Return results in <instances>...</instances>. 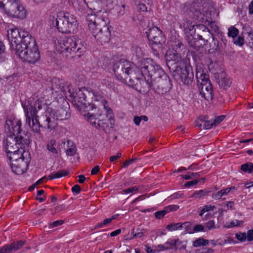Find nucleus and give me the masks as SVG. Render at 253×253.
<instances>
[{
	"label": "nucleus",
	"instance_id": "nucleus-12",
	"mask_svg": "<svg viewBox=\"0 0 253 253\" xmlns=\"http://www.w3.org/2000/svg\"><path fill=\"white\" fill-rule=\"evenodd\" d=\"M183 28L186 32H190V35L187 36V41L190 46L195 48L198 49L199 47L198 44L199 42L193 37L192 34H195L196 27L197 29L202 30L203 31H206L207 28L203 24H195L193 22L190 20H184L182 25Z\"/></svg>",
	"mask_w": 253,
	"mask_h": 253
},
{
	"label": "nucleus",
	"instance_id": "nucleus-50",
	"mask_svg": "<svg viewBox=\"0 0 253 253\" xmlns=\"http://www.w3.org/2000/svg\"><path fill=\"white\" fill-rule=\"evenodd\" d=\"M122 156L121 153L118 152L117 155L114 156H112L110 157V161L112 162L115 161L117 160L118 158H120Z\"/></svg>",
	"mask_w": 253,
	"mask_h": 253
},
{
	"label": "nucleus",
	"instance_id": "nucleus-8",
	"mask_svg": "<svg viewBox=\"0 0 253 253\" xmlns=\"http://www.w3.org/2000/svg\"><path fill=\"white\" fill-rule=\"evenodd\" d=\"M45 103L42 98L38 99L34 105L32 104L30 100L22 102L26 124L34 132H38L40 130L41 125L38 119V114L45 107Z\"/></svg>",
	"mask_w": 253,
	"mask_h": 253
},
{
	"label": "nucleus",
	"instance_id": "nucleus-51",
	"mask_svg": "<svg viewBox=\"0 0 253 253\" xmlns=\"http://www.w3.org/2000/svg\"><path fill=\"white\" fill-rule=\"evenodd\" d=\"M100 170V167L98 166L94 167L91 170V175H95L98 173Z\"/></svg>",
	"mask_w": 253,
	"mask_h": 253
},
{
	"label": "nucleus",
	"instance_id": "nucleus-56",
	"mask_svg": "<svg viewBox=\"0 0 253 253\" xmlns=\"http://www.w3.org/2000/svg\"><path fill=\"white\" fill-rule=\"evenodd\" d=\"M133 121L136 125L138 126L141 122L140 117L135 116L133 119Z\"/></svg>",
	"mask_w": 253,
	"mask_h": 253
},
{
	"label": "nucleus",
	"instance_id": "nucleus-21",
	"mask_svg": "<svg viewBox=\"0 0 253 253\" xmlns=\"http://www.w3.org/2000/svg\"><path fill=\"white\" fill-rule=\"evenodd\" d=\"M179 208V207L176 205H169L164 208L163 210L158 211L155 213L156 218L161 219L163 217L168 213L176 211Z\"/></svg>",
	"mask_w": 253,
	"mask_h": 253
},
{
	"label": "nucleus",
	"instance_id": "nucleus-14",
	"mask_svg": "<svg viewBox=\"0 0 253 253\" xmlns=\"http://www.w3.org/2000/svg\"><path fill=\"white\" fill-rule=\"evenodd\" d=\"M150 44L154 48L155 45H162L165 42L166 38L162 33V31L157 27L150 28L146 32Z\"/></svg>",
	"mask_w": 253,
	"mask_h": 253
},
{
	"label": "nucleus",
	"instance_id": "nucleus-23",
	"mask_svg": "<svg viewBox=\"0 0 253 253\" xmlns=\"http://www.w3.org/2000/svg\"><path fill=\"white\" fill-rule=\"evenodd\" d=\"M222 76L223 78L218 82L219 85L223 89H227L230 87L231 82L230 79L225 76V74L222 73L221 77Z\"/></svg>",
	"mask_w": 253,
	"mask_h": 253
},
{
	"label": "nucleus",
	"instance_id": "nucleus-10",
	"mask_svg": "<svg viewBox=\"0 0 253 253\" xmlns=\"http://www.w3.org/2000/svg\"><path fill=\"white\" fill-rule=\"evenodd\" d=\"M1 13L5 17L24 19L28 12L19 0H1Z\"/></svg>",
	"mask_w": 253,
	"mask_h": 253
},
{
	"label": "nucleus",
	"instance_id": "nucleus-44",
	"mask_svg": "<svg viewBox=\"0 0 253 253\" xmlns=\"http://www.w3.org/2000/svg\"><path fill=\"white\" fill-rule=\"evenodd\" d=\"M224 196L223 193L222 189L220 191H218L215 193H213L212 195V197L213 199L215 200L219 199L222 196Z\"/></svg>",
	"mask_w": 253,
	"mask_h": 253
},
{
	"label": "nucleus",
	"instance_id": "nucleus-3",
	"mask_svg": "<svg viewBox=\"0 0 253 253\" xmlns=\"http://www.w3.org/2000/svg\"><path fill=\"white\" fill-rule=\"evenodd\" d=\"M87 93L89 95L90 90L85 87H82L75 91L70 88L68 96L91 125L96 128L102 127L103 122L96 118L93 113L89 112L90 111L96 109V107L93 104H86L85 98Z\"/></svg>",
	"mask_w": 253,
	"mask_h": 253
},
{
	"label": "nucleus",
	"instance_id": "nucleus-64",
	"mask_svg": "<svg viewBox=\"0 0 253 253\" xmlns=\"http://www.w3.org/2000/svg\"><path fill=\"white\" fill-rule=\"evenodd\" d=\"M37 199L39 200L40 202H42L45 200L44 197H40V196H37Z\"/></svg>",
	"mask_w": 253,
	"mask_h": 253
},
{
	"label": "nucleus",
	"instance_id": "nucleus-40",
	"mask_svg": "<svg viewBox=\"0 0 253 253\" xmlns=\"http://www.w3.org/2000/svg\"><path fill=\"white\" fill-rule=\"evenodd\" d=\"M234 43L239 46H241L244 43V39L241 37H238L234 40Z\"/></svg>",
	"mask_w": 253,
	"mask_h": 253
},
{
	"label": "nucleus",
	"instance_id": "nucleus-53",
	"mask_svg": "<svg viewBox=\"0 0 253 253\" xmlns=\"http://www.w3.org/2000/svg\"><path fill=\"white\" fill-rule=\"evenodd\" d=\"M234 189H235V187L234 186H232L229 188H226L225 189H222V190L223 191L224 195L225 196V195H227L230 192V191L231 190Z\"/></svg>",
	"mask_w": 253,
	"mask_h": 253
},
{
	"label": "nucleus",
	"instance_id": "nucleus-1",
	"mask_svg": "<svg viewBox=\"0 0 253 253\" xmlns=\"http://www.w3.org/2000/svg\"><path fill=\"white\" fill-rule=\"evenodd\" d=\"M21 125L20 119L11 116L6 119L4 126L5 132L8 136L5 144V151L12 171L17 174H22L27 170L30 156L27 150L29 142L20 135Z\"/></svg>",
	"mask_w": 253,
	"mask_h": 253
},
{
	"label": "nucleus",
	"instance_id": "nucleus-30",
	"mask_svg": "<svg viewBox=\"0 0 253 253\" xmlns=\"http://www.w3.org/2000/svg\"><path fill=\"white\" fill-rule=\"evenodd\" d=\"M209 241L204 239L203 238H199L196 239L193 242V246L195 247H199L201 246H205L208 245Z\"/></svg>",
	"mask_w": 253,
	"mask_h": 253
},
{
	"label": "nucleus",
	"instance_id": "nucleus-33",
	"mask_svg": "<svg viewBox=\"0 0 253 253\" xmlns=\"http://www.w3.org/2000/svg\"><path fill=\"white\" fill-rule=\"evenodd\" d=\"M241 169L243 171L251 173L253 170V164L251 163L244 164L241 166Z\"/></svg>",
	"mask_w": 253,
	"mask_h": 253
},
{
	"label": "nucleus",
	"instance_id": "nucleus-63",
	"mask_svg": "<svg viewBox=\"0 0 253 253\" xmlns=\"http://www.w3.org/2000/svg\"><path fill=\"white\" fill-rule=\"evenodd\" d=\"M181 194L180 193H175L172 195L173 198H178L181 197Z\"/></svg>",
	"mask_w": 253,
	"mask_h": 253
},
{
	"label": "nucleus",
	"instance_id": "nucleus-36",
	"mask_svg": "<svg viewBox=\"0 0 253 253\" xmlns=\"http://www.w3.org/2000/svg\"><path fill=\"white\" fill-rule=\"evenodd\" d=\"M239 34V30L235 28L231 27L228 29V36L232 38H235Z\"/></svg>",
	"mask_w": 253,
	"mask_h": 253
},
{
	"label": "nucleus",
	"instance_id": "nucleus-4",
	"mask_svg": "<svg viewBox=\"0 0 253 253\" xmlns=\"http://www.w3.org/2000/svg\"><path fill=\"white\" fill-rule=\"evenodd\" d=\"M86 21L89 30L98 42L103 44L110 41L111 34L106 12L98 11L96 14L88 13Z\"/></svg>",
	"mask_w": 253,
	"mask_h": 253
},
{
	"label": "nucleus",
	"instance_id": "nucleus-42",
	"mask_svg": "<svg viewBox=\"0 0 253 253\" xmlns=\"http://www.w3.org/2000/svg\"><path fill=\"white\" fill-rule=\"evenodd\" d=\"M215 228V222L214 220H211L206 224V228L209 230Z\"/></svg>",
	"mask_w": 253,
	"mask_h": 253
},
{
	"label": "nucleus",
	"instance_id": "nucleus-47",
	"mask_svg": "<svg viewBox=\"0 0 253 253\" xmlns=\"http://www.w3.org/2000/svg\"><path fill=\"white\" fill-rule=\"evenodd\" d=\"M247 234V240L252 241L253 240V229L248 231Z\"/></svg>",
	"mask_w": 253,
	"mask_h": 253
},
{
	"label": "nucleus",
	"instance_id": "nucleus-6",
	"mask_svg": "<svg viewBox=\"0 0 253 253\" xmlns=\"http://www.w3.org/2000/svg\"><path fill=\"white\" fill-rule=\"evenodd\" d=\"M50 26L56 28L64 34H75L77 32L79 23L76 17L64 11L54 12L49 16Z\"/></svg>",
	"mask_w": 253,
	"mask_h": 253
},
{
	"label": "nucleus",
	"instance_id": "nucleus-5",
	"mask_svg": "<svg viewBox=\"0 0 253 253\" xmlns=\"http://www.w3.org/2000/svg\"><path fill=\"white\" fill-rule=\"evenodd\" d=\"M180 44H175L172 49H169L166 54V61L167 65L174 66L175 68V76L184 84H189L192 82L189 76V71L191 67L186 66L179 53Z\"/></svg>",
	"mask_w": 253,
	"mask_h": 253
},
{
	"label": "nucleus",
	"instance_id": "nucleus-9",
	"mask_svg": "<svg viewBox=\"0 0 253 253\" xmlns=\"http://www.w3.org/2000/svg\"><path fill=\"white\" fill-rule=\"evenodd\" d=\"M134 65L128 61H120L113 65V71L119 80H123L128 85L137 89V84L139 81L133 80V70Z\"/></svg>",
	"mask_w": 253,
	"mask_h": 253
},
{
	"label": "nucleus",
	"instance_id": "nucleus-41",
	"mask_svg": "<svg viewBox=\"0 0 253 253\" xmlns=\"http://www.w3.org/2000/svg\"><path fill=\"white\" fill-rule=\"evenodd\" d=\"M144 235V229H137L134 233L133 237L135 238H141Z\"/></svg>",
	"mask_w": 253,
	"mask_h": 253
},
{
	"label": "nucleus",
	"instance_id": "nucleus-49",
	"mask_svg": "<svg viewBox=\"0 0 253 253\" xmlns=\"http://www.w3.org/2000/svg\"><path fill=\"white\" fill-rule=\"evenodd\" d=\"M64 223V221L62 220H59L53 221L50 223V226L52 227H56L59 225H62Z\"/></svg>",
	"mask_w": 253,
	"mask_h": 253
},
{
	"label": "nucleus",
	"instance_id": "nucleus-48",
	"mask_svg": "<svg viewBox=\"0 0 253 253\" xmlns=\"http://www.w3.org/2000/svg\"><path fill=\"white\" fill-rule=\"evenodd\" d=\"M195 173L192 172V173H188L185 174L181 175L180 176L185 179L188 180L192 178L194 175Z\"/></svg>",
	"mask_w": 253,
	"mask_h": 253
},
{
	"label": "nucleus",
	"instance_id": "nucleus-27",
	"mask_svg": "<svg viewBox=\"0 0 253 253\" xmlns=\"http://www.w3.org/2000/svg\"><path fill=\"white\" fill-rule=\"evenodd\" d=\"M178 240L169 239L163 245V250L173 249L175 248L177 245Z\"/></svg>",
	"mask_w": 253,
	"mask_h": 253
},
{
	"label": "nucleus",
	"instance_id": "nucleus-46",
	"mask_svg": "<svg viewBox=\"0 0 253 253\" xmlns=\"http://www.w3.org/2000/svg\"><path fill=\"white\" fill-rule=\"evenodd\" d=\"M205 228L204 226H203L202 224H198L196 226H195L194 228V232H202V231H205L204 230Z\"/></svg>",
	"mask_w": 253,
	"mask_h": 253
},
{
	"label": "nucleus",
	"instance_id": "nucleus-11",
	"mask_svg": "<svg viewBox=\"0 0 253 253\" xmlns=\"http://www.w3.org/2000/svg\"><path fill=\"white\" fill-rule=\"evenodd\" d=\"M70 117L67 111L61 107L57 110L48 107L42 116L43 125L49 130L54 129L56 126V121L58 120H66Z\"/></svg>",
	"mask_w": 253,
	"mask_h": 253
},
{
	"label": "nucleus",
	"instance_id": "nucleus-55",
	"mask_svg": "<svg viewBox=\"0 0 253 253\" xmlns=\"http://www.w3.org/2000/svg\"><path fill=\"white\" fill-rule=\"evenodd\" d=\"M121 233V230L120 229H117L115 231L112 232L110 233V236L111 237H115L120 234Z\"/></svg>",
	"mask_w": 253,
	"mask_h": 253
},
{
	"label": "nucleus",
	"instance_id": "nucleus-35",
	"mask_svg": "<svg viewBox=\"0 0 253 253\" xmlns=\"http://www.w3.org/2000/svg\"><path fill=\"white\" fill-rule=\"evenodd\" d=\"M209 242L211 243V245L212 247H215L216 245H223L226 243H231V242L229 241H226V240H224V241L221 240V239H217L216 240H212L209 241Z\"/></svg>",
	"mask_w": 253,
	"mask_h": 253
},
{
	"label": "nucleus",
	"instance_id": "nucleus-2",
	"mask_svg": "<svg viewBox=\"0 0 253 253\" xmlns=\"http://www.w3.org/2000/svg\"><path fill=\"white\" fill-rule=\"evenodd\" d=\"M7 33L11 47L22 61L35 64L40 59L36 39L28 31L21 28L13 27L7 30Z\"/></svg>",
	"mask_w": 253,
	"mask_h": 253
},
{
	"label": "nucleus",
	"instance_id": "nucleus-37",
	"mask_svg": "<svg viewBox=\"0 0 253 253\" xmlns=\"http://www.w3.org/2000/svg\"><path fill=\"white\" fill-rule=\"evenodd\" d=\"M236 239L240 242H244L247 241V234L246 233L239 232L235 235Z\"/></svg>",
	"mask_w": 253,
	"mask_h": 253
},
{
	"label": "nucleus",
	"instance_id": "nucleus-34",
	"mask_svg": "<svg viewBox=\"0 0 253 253\" xmlns=\"http://www.w3.org/2000/svg\"><path fill=\"white\" fill-rule=\"evenodd\" d=\"M208 193L209 192L206 190H201L196 191L194 193L192 197L194 198H201L206 195H207Z\"/></svg>",
	"mask_w": 253,
	"mask_h": 253
},
{
	"label": "nucleus",
	"instance_id": "nucleus-54",
	"mask_svg": "<svg viewBox=\"0 0 253 253\" xmlns=\"http://www.w3.org/2000/svg\"><path fill=\"white\" fill-rule=\"evenodd\" d=\"M249 14V15L253 14V0H252L249 4L248 6Z\"/></svg>",
	"mask_w": 253,
	"mask_h": 253
},
{
	"label": "nucleus",
	"instance_id": "nucleus-17",
	"mask_svg": "<svg viewBox=\"0 0 253 253\" xmlns=\"http://www.w3.org/2000/svg\"><path fill=\"white\" fill-rule=\"evenodd\" d=\"M202 64L199 65L196 68V76L197 79L198 86L208 84L210 82L209 79L208 75L207 74L206 70L203 69Z\"/></svg>",
	"mask_w": 253,
	"mask_h": 253
},
{
	"label": "nucleus",
	"instance_id": "nucleus-32",
	"mask_svg": "<svg viewBox=\"0 0 253 253\" xmlns=\"http://www.w3.org/2000/svg\"><path fill=\"white\" fill-rule=\"evenodd\" d=\"M182 228V224L180 223H172L167 226L166 228L169 231H173L181 229Z\"/></svg>",
	"mask_w": 253,
	"mask_h": 253
},
{
	"label": "nucleus",
	"instance_id": "nucleus-22",
	"mask_svg": "<svg viewBox=\"0 0 253 253\" xmlns=\"http://www.w3.org/2000/svg\"><path fill=\"white\" fill-rule=\"evenodd\" d=\"M225 118V115L215 117L213 120L207 121L204 124L205 127L206 129H210L214 126H216L223 121Z\"/></svg>",
	"mask_w": 253,
	"mask_h": 253
},
{
	"label": "nucleus",
	"instance_id": "nucleus-25",
	"mask_svg": "<svg viewBox=\"0 0 253 253\" xmlns=\"http://www.w3.org/2000/svg\"><path fill=\"white\" fill-rule=\"evenodd\" d=\"M67 146L69 147L66 151L67 155L72 156H74L76 152V146L74 145V143L70 140H68L66 141Z\"/></svg>",
	"mask_w": 253,
	"mask_h": 253
},
{
	"label": "nucleus",
	"instance_id": "nucleus-18",
	"mask_svg": "<svg viewBox=\"0 0 253 253\" xmlns=\"http://www.w3.org/2000/svg\"><path fill=\"white\" fill-rule=\"evenodd\" d=\"M97 2L102 4L106 6H109L111 4L118 5L119 3L121 4V5L119 7V9H117V14L118 16H121L124 15L125 13V6L124 4H122L123 0H95Z\"/></svg>",
	"mask_w": 253,
	"mask_h": 253
},
{
	"label": "nucleus",
	"instance_id": "nucleus-45",
	"mask_svg": "<svg viewBox=\"0 0 253 253\" xmlns=\"http://www.w3.org/2000/svg\"><path fill=\"white\" fill-rule=\"evenodd\" d=\"M199 182L198 180H194L187 182L185 183L184 186L187 188H190L194 185H196Z\"/></svg>",
	"mask_w": 253,
	"mask_h": 253
},
{
	"label": "nucleus",
	"instance_id": "nucleus-28",
	"mask_svg": "<svg viewBox=\"0 0 253 253\" xmlns=\"http://www.w3.org/2000/svg\"><path fill=\"white\" fill-rule=\"evenodd\" d=\"M51 83L52 84V89H58L63 86L64 81L63 80L55 78L52 79Z\"/></svg>",
	"mask_w": 253,
	"mask_h": 253
},
{
	"label": "nucleus",
	"instance_id": "nucleus-7",
	"mask_svg": "<svg viewBox=\"0 0 253 253\" xmlns=\"http://www.w3.org/2000/svg\"><path fill=\"white\" fill-rule=\"evenodd\" d=\"M54 44L56 50L66 57H80L85 52V42L75 37L59 38Z\"/></svg>",
	"mask_w": 253,
	"mask_h": 253
},
{
	"label": "nucleus",
	"instance_id": "nucleus-58",
	"mask_svg": "<svg viewBox=\"0 0 253 253\" xmlns=\"http://www.w3.org/2000/svg\"><path fill=\"white\" fill-rule=\"evenodd\" d=\"M45 177H43L42 178H41V179H40L39 180H38L32 186L33 187V189L35 188L37 185L41 183H42Z\"/></svg>",
	"mask_w": 253,
	"mask_h": 253
},
{
	"label": "nucleus",
	"instance_id": "nucleus-52",
	"mask_svg": "<svg viewBox=\"0 0 253 253\" xmlns=\"http://www.w3.org/2000/svg\"><path fill=\"white\" fill-rule=\"evenodd\" d=\"M72 191L76 193H79L81 192L80 186L78 185H75L72 188Z\"/></svg>",
	"mask_w": 253,
	"mask_h": 253
},
{
	"label": "nucleus",
	"instance_id": "nucleus-57",
	"mask_svg": "<svg viewBox=\"0 0 253 253\" xmlns=\"http://www.w3.org/2000/svg\"><path fill=\"white\" fill-rule=\"evenodd\" d=\"M85 177H84V175H79L78 182L80 183H84V181H85Z\"/></svg>",
	"mask_w": 253,
	"mask_h": 253
},
{
	"label": "nucleus",
	"instance_id": "nucleus-61",
	"mask_svg": "<svg viewBox=\"0 0 253 253\" xmlns=\"http://www.w3.org/2000/svg\"><path fill=\"white\" fill-rule=\"evenodd\" d=\"M140 120H141V121L142 120L145 121V122H147L148 121V118L147 116H144V115H143V116H141L140 117Z\"/></svg>",
	"mask_w": 253,
	"mask_h": 253
},
{
	"label": "nucleus",
	"instance_id": "nucleus-13",
	"mask_svg": "<svg viewBox=\"0 0 253 253\" xmlns=\"http://www.w3.org/2000/svg\"><path fill=\"white\" fill-rule=\"evenodd\" d=\"M141 74L144 77H151L153 74L157 72L160 75L163 70L160 65H158L151 58H146L141 61Z\"/></svg>",
	"mask_w": 253,
	"mask_h": 253
},
{
	"label": "nucleus",
	"instance_id": "nucleus-60",
	"mask_svg": "<svg viewBox=\"0 0 253 253\" xmlns=\"http://www.w3.org/2000/svg\"><path fill=\"white\" fill-rule=\"evenodd\" d=\"M245 186L246 188H249L250 187L253 186V182H248L245 184Z\"/></svg>",
	"mask_w": 253,
	"mask_h": 253
},
{
	"label": "nucleus",
	"instance_id": "nucleus-16",
	"mask_svg": "<svg viewBox=\"0 0 253 253\" xmlns=\"http://www.w3.org/2000/svg\"><path fill=\"white\" fill-rule=\"evenodd\" d=\"M196 4H193L190 8V12H192V16L195 21L197 20L200 23H206L208 21V18L211 16V13H209L207 9L205 10V8L202 9V12L200 11L201 6L199 7V10L195 8Z\"/></svg>",
	"mask_w": 253,
	"mask_h": 253
},
{
	"label": "nucleus",
	"instance_id": "nucleus-59",
	"mask_svg": "<svg viewBox=\"0 0 253 253\" xmlns=\"http://www.w3.org/2000/svg\"><path fill=\"white\" fill-rule=\"evenodd\" d=\"M35 4H40L44 2L46 0H31Z\"/></svg>",
	"mask_w": 253,
	"mask_h": 253
},
{
	"label": "nucleus",
	"instance_id": "nucleus-62",
	"mask_svg": "<svg viewBox=\"0 0 253 253\" xmlns=\"http://www.w3.org/2000/svg\"><path fill=\"white\" fill-rule=\"evenodd\" d=\"M234 205V203L232 202H228L226 204V206L228 208H232Z\"/></svg>",
	"mask_w": 253,
	"mask_h": 253
},
{
	"label": "nucleus",
	"instance_id": "nucleus-39",
	"mask_svg": "<svg viewBox=\"0 0 253 253\" xmlns=\"http://www.w3.org/2000/svg\"><path fill=\"white\" fill-rule=\"evenodd\" d=\"M137 190L138 188L136 186H133L127 189H124L123 190V193L124 194H128L135 192L136 191H137Z\"/></svg>",
	"mask_w": 253,
	"mask_h": 253
},
{
	"label": "nucleus",
	"instance_id": "nucleus-26",
	"mask_svg": "<svg viewBox=\"0 0 253 253\" xmlns=\"http://www.w3.org/2000/svg\"><path fill=\"white\" fill-rule=\"evenodd\" d=\"M244 222L243 220L234 219L231 221L226 222L224 224V227L226 228H231L234 227L241 226L243 224Z\"/></svg>",
	"mask_w": 253,
	"mask_h": 253
},
{
	"label": "nucleus",
	"instance_id": "nucleus-19",
	"mask_svg": "<svg viewBox=\"0 0 253 253\" xmlns=\"http://www.w3.org/2000/svg\"><path fill=\"white\" fill-rule=\"evenodd\" d=\"M200 94L205 99H212L213 98L212 89L211 82L199 86Z\"/></svg>",
	"mask_w": 253,
	"mask_h": 253
},
{
	"label": "nucleus",
	"instance_id": "nucleus-31",
	"mask_svg": "<svg viewBox=\"0 0 253 253\" xmlns=\"http://www.w3.org/2000/svg\"><path fill=\"white\" fill-rule=\"evenodd\" d=\"M215 209L216 208L214 205H206L204 206L202 209L199 213V215L200 216H202L206 212L214 211Z\"/></svg>",
	"mask_w": 253,
	"mask_h": 253
},
{
	"label": "nucleus",
	"instance_id": "nucleus-29",
	"mask_svg": "<svg viewBox=\"0 0 253 253\" xmlns=\"http://www.w3.org/2000/svg\"><path fill=\"white\" fill-rule=\"evenodd\" d=\"M68 173V172L67 170H62L61 171H58L55 173H52V174L49 175L48 176V178L49 179L59 178L67 175Z\"/></svg>",
	"mask_w": 253,
	"mask_h": 253
},
{
	"label": "nucleus",
	"instance_id": "nucleus-24",
	"mask_svg": "<svg viewBox=\"0 0 253 253\" xmlns=\"http://www.w3.org/2000/svg\"><path fill=\"white\" fill-rule=\"evenodd\" d=\"M56 145V141L55 139H51L47 142L46 148L50 153L53 154H57L58 150Z\"/></svg>",
	"mask_w": 253,
	"mask_h": 253
},
{
	"label": "nucleus",
	"instance_id": "nucleus-15",
	"mask_svg": "<svg viewBox=\"0 0 253 253\" xmlns=\"http://www.w3.org/2000/svg\"><path fill=\"white\" fill-rule=\"evenodd\" d=\"M89 95H92V99L94 101H99V100H102V103L104 108L106 111L107 118L110 121V124L111 126H113L115 124V121L113 111L107 106V102L102 99V95L100 93L94 90H90V94Z\"/></svg>",
	"mask_w": 253,
	"mask_h": 253
},
{
	"label": "nucleus",
	"instance_id": "nucleus-38",
	"mask_svg": "<svg viewBox=\"0 0 253 253\" xmlns=\"http://www.w3.org/2000/svg\"><path fill=\"white\" fill-rule=\"evenodd\" d=\"M112 222L111 219L110 218L105 219L102 222L98 223L96 225V228H103L107 225L109 224Z\"/></svg>",
	"mask_w": 253,
	"mask_h": 253
},
{
	"label": "nucleus",
	"instance_id": "nucleus-43",
	"mask_svg": "<svg viewBox=\"0 0 253 253\" xmlns=\"http://www.w3.org/2000/svg\"><path fill=\"white\" fill-rule=\"evenodd\" d=\"M137 9L142 12H146L148 10V7L143 3L140 2L137 5Z\"/></svg>",
	"mask_w": 253,
	"mask_h": 253
},
{
	"label": "nucleus",
	"instance_id": "nucleus-20",
	"mask_svg": "<svg viewBox=\"0 0 253 253\" xmlns=\"http://www.w3.org/2000/svg\"><path fill=\"white\" fill-rule=\"evenodd\" d=\"M24 241H20L16 243H13L8 246H4L1 248V253H14L19 249L24 244Z\"/></svg>",
	"mask_w": 253,
	"mask_h": 253
}]
</instances>
